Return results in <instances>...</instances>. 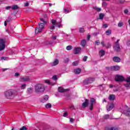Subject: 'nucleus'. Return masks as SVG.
<instances>
[{
  "mask_svg": "<svg viewBox=\"0 0 130 130\" xmlns=\"http://www.w3.org/2000/svg\"><path fill=\"white\" fill-rule=\"evenodd\" d=\"M80 33H84L85 32V28L81 27L79 29Z\"/></svg>",
  "mask_w": 130,
  "mask_h": 130,
  "instance_id": "35",
  "label": "nucleus"
},
{
  "mask_svg": "<svg viewBox=\"0 0 130 130\" xmlns=\"http://www.w3.org/2000/svg\"><path fill=\"white\" fill-rule=\"evenodd\" d=\"M113 60L114 61V62H120L121 59L120 58H119V57L114 56L113 57Z\"/></svg>",
  "mask_w": 130,
  "mask_h": 130,
  "instance_id": "15",
  "label": "nucleus"
},
{
  "mask_svg": "<svg viewBox=\"0 0 130 130\" xmlns=\"http://www.w3.org/2000/svg\"><path fill=\"white\" fill-rule=\"evenodd\" d=\"M66 49L67 50H71V49H73V46H68L66 47Z\"/></svg>",
  "mask_w": 130,
  "mask_h": 130,
  "instance_id": "36",
  "label": "nucleus"
},
{
  "mask_svg": "<svg viewBox=\"0 0 130 130\" xmlns=\"http://www.w3.org/2000/svg\"><path fill=\"white\" fill-rule=\"evenodd\" d=\"M11 20H12V17L11 16H9L8 19L6 20V21L9 22L11 21Z\"/></svg>",
  "mask_w": 130,
  "mask_h": 130,
  "instance_id": "44",
  "label": "nucleus"
},
{
  "mask_svg": "<svg viewBox=\"0 0 130 130\" xmlns=\"http://www.w3.org/2000/svg\"><path fill=\"white\" fill-rule=\"evenodd\" d=\"M87 58H88L87 56H84L83 57V61H87Z\"/></svg>",
  "mask_w": 130,
  "mask_h": 130,
  "instance_id": "49",
  "label": "nucleus"
},
{
  "mask_svg": "<svg viewBox=\"0 0 130 130\" xmlns=\"http://www.w3.org/2000/svg\"><path fill=\"white\" fill-rule=\"evenodd\" d=\"M124 86L126 88H130V83L125 84Z\"/></svg>",
  "mask_w": 130,
  "mask_h": 130,
  "instance_id": "43",
  "label": "nucleus"
},
{
  "mask_svg": "<svg viewBox=\"0 0 130 130\" xmlns=\"http://www.w3.org/2000/svg\"><path fill=\"white\" fill-rule=\"evenodd\" d=\"M27 94H31V93H33V88L32 87H30L27 88Z\"/></svg>",
  "mask_w": 130,
  "mask_h": 130,
  "instance_id": "22",
  "label": "nucleus"
},
{
  "mask_svg": "<svg viewBox=\"0 0 130 130\" xmlns=\"http://www.w3.org/2000/svg\"><path fill=\"white\" fill-rule=\"evenodd\" d=\"M52 79L53 80H54V81H56L57 80V76L56 75H54L52 77Z\"/></svg>",
  "mask_w": 130,
  "mask_h": 130,
  "instance_id": "39",
  "label": "nucleus"
},
{
  "mask_svg": "<svg viewBox=\"0 0 130 130\" xmlns=\"http://www.w3.org/2000/svg\"><path fill=\"white\" fill-rule=\"evenodd\" d=\"M93 9H94V10H95L96 12H101V10H102V9H101V8H99V7H96V6L94 7L93 8Z\"/></svg>",
  "mask_w": 130,
  "mask_h": 130,
  "instance_id": "26",
  "label": "nucleus"
},
{
  "mask_svg": "<svg viewBox=\"0 0 130 130\" xmlns=\"http://www.w3.org/2000/svg\"><path fill=\"white\" fill-rule=\"evenodd\" d=\"M58 59H56L53 62L51 63V64L52 67H55V66H57V64H58Z\"/></svg>",
  "mask_w": 130,
  "mask_h": 130,
  "instance_id": "18",
  "label": "nucleus"
},
{
  "mask_svg": "<svg viewBox=\"0 0 130 130\" xmlns=\"http://www.w3.org/2000/svg\"><path fill=\"white\" fill-rule=\"evenodd\" d=\"M45 83H46V84H48V85H54V84H53L52 83H51L50 82V81H49L48 80H45Z\"/></svg>",
  "mask_w": 130,
  "mask_h": 130,
  "instance_id": "28",
  "label": "nucleus"
},
{
  "mask_svg": "<svg viewBox=\"0 0 130 130\" xmlns=\"http://www.w3.org/2000/svg\"><path fill=\"white\" fill-rule=\"evenodd\" d=\"M46 108H50L51 107V104L50 103L47 104L45 106Z\"/></svg>",
  "mask_w": 130,
  "mask_h": 130,
  "instance_id": "38",
  "label": "nucleus"
},
{
  "mask_svg": "<svg viewBox=\"0 0 130 130\" xmlns=\"http://www.w3.org/2000/svg\"><path fill=\"white\" fill-rule=\"evenodd\" d=\"M70 121L71 122H74V121H75V120L73 118H70Z\"/></svg>",
  "mask_w": 130,
  "mask_h": 130,
  "instance_id": "58",
  "label": "nucleus"
},
{
  "mask_svg": "<svg viewBox=\"0 0 130 130\" xmlns=\"http://www.w3.org/2000/svg\"><path fill=\"white\" fill-rule=\"evenodd\" d=\"M109 99L111 101H114V100H115V95H114V94L110 95V96L109 97Z\"/></svg>",
  "mask_w": 130,
  "mask_h": 130,
  "instance_id": "20",
  "label": "nucleus"
},
{
  "mask_svg": "<svg viewBox=\"0 0 130 130\" xmlns=\"http://www.w3.org/2000/svg\"><path fill=\"white\" fill-rule=\"evenodd\" d=\"M29 6V3H25L24 4V7H28Z\"/></svg>",
  "mask_w": 130,
  "mask_h": 130,
  "instance_id": "54",
  "label": "nucleus"
},
{
  "mask_svg": "<svg viewBox=\"0 0 130 130\" xmlns=\"http://www.w3.org/2000/svg\"><path fill=\"white\" fill-rule=\"evenodd\" d=\"M68 89H63V88L61 87H58V91L59 92H60V93H63L64 92H67V91H68Z\"/></svg>",
  "mask_w": 130,
  "mask_h": 130,
  "instance_id": "17",
  "label": "nucleus"
},
{
  "mask_svg": "<svg viewBox=\"0 0 130 130\" xmlns=\"http://www.w3.org/2000/svg\"><path fill=\"white\" fill-rule=\"evenodd\" d=\"M90 37H91V36L88 35V36H87V40H90Z\"/></svg>",
  "mask_w": 130,
  "mask_h": 130,
  "instance_id": "59",
  "label": "nucleus"
},
{
  "mask_svg": "<svg viewBox=\"0 0 130 130\" xmlns=\"http://www.w3.org/2000/svg\"><path fill=\"white\" fill-rule=\"evenodd\" d=\"M79 64V62L78 61H75L72 63V66L74 67H76V66H78Z\"/></svg>",
  "mask_w": 130,
  "mask_h": 130,
  "instance_id": "31",
  "label": "nucleus"
},
{
  "mask_svg": "<svg viewBox=\"0 0 130 130\" xmlns=\"http://www.w3.org/2000/svg\"><path fill=\"white\" fill-rule=\"evenodd\" d=\"M81 72V69H80V68H78L75 70V73L76 74V75L80 74Z\"/></svg>",
  "mask_w": 130,
  "mask_h": 130,
  "instance_id": "23",
  "label": "nucleus"
},
{
  "mask_svg": "<svg viewBox=\"0 0 130 130\" xmlns=\"http://www.w3.org/2000/svg\"><path fill=\"white\" fill-rule=\"evenodd\" d=\"M101 44H102V46L104 47H106V48H109L111 47V45L109 43H107V44H105L104 41H102L101 42Z\"/></svg>",
  "mask_w": 130,
  "mask_h": 130,
  "instance_id": "13",
  "label": "nucleus"
},
{
  "mask_svg": "<svg viewBox=\"0 0 130 130\" xmlns=\"http://www.w3.org/2000/svg\"><path fill=\"white\" fill-rule=\"evenodd\" d=\"M126 45H127V46H130V40L127 41Z\"/></svg>",
  "mask_w": 130,
  "mask_h": 130,
  "instance_id": "50",
  "label": "nucleus"
},
{
  "mask_svg": "<svg viewBox=\"0 0 130 130\" xmlns=\"http://www.w3.org/2000/svg\"><path fill=\"white\" fill-rule=\"evenodd\" d=\"M1 59H4V60H6L7 59V57H2Z\"/></svg>",
  "mask_w": 130,
  "mask_h": 130,
  "instance_id": "60",
  "label": "nucleus"
},
{
  "mask_svg": "<svg viewBox=\"0 0 130 130\" xmlns=\"http://www.w3.org/2000/svg\"><path fill=\"white\" fill-rule=\"evenodd\" d=\"M11 9L14 10H18V9H19V7L18 6V5H14L11 7Z\"/></svg>",
  "mask_w": 130,
  "mask_h": 130,
  "instance_id": "25",
  "label": "nucleus"
},
{
  "mask_svg": "<svg viewBox=\"0 0 130 130\" xmlns=\"http://www.w3.org/2000/svg\"><path fill=\"white\" fill-rule=\"evenodd\" d=\"M106 69L107 70V71H110V67H106Z\"/></svg>",
  "mask_w": 130,
  "mask_h": 130,
  "instance_id": "61",
  "label": "nucleus"
},
{
  "mask_svg": "<svg viewBox=\"0 0 130 130\" xmlns=\"http://www.w3.org/2000/svg\"><path fill=\"white\" fill-rule=\"evenodd\" d=\"M113 107H114V104H111L109 106H107V110L108 111H110V110H112L113 109Z\"/></svg>",
  "mask_w": 130,
  "mask_h": 130,
  "instance_id": "16",
  "label": "nucleus"
},
{
  "mask_svg": "<svg viewBox=\"0 0 130 130\" xmlns=\"http://www.w3.org/2000/svg\"><path fill=\"white\" fill-rule=\"evenodd\" d=\"M103 26L104 28H107V27H108V25H107V24H103Z\"/></svg>",
  "mask_w": 130,
  "mask_h": 130,
  "instance_id": "51",
  "label": "nucleus"
},
{
  "mask_svg": "<svg viewBox=\"0 0 130 130\" xmlns=\"http://www.w3.org/2000/svg\"><path fill=\"white\" fill-rule=\"evenodd\" d=\"M74 54H79L82 52V48L81 47H76L74 50Z\"/></svg>",
  "mask_w": 130,
  "mask_h": 130,
  "instance_id": "9",
  "label": "nucleus"
},
{
  "mask_svg": "<svg viewBox=\"0 0 130 130\" xmlns=\"http://www.w3.org/2000/svg\"><path fill=\"white\" fill-rule=\"evenodd\" d=\"M113 48L115 51H117V52L120 51V45H119V39L117 40V41L115 43Z\"/></svg>",
  "mask_w": 130,
  "mask_h": 130,
  "instance_id": "4",
  "label": "nucleus"
},
{
  "mask_svg": "<svg viewBox=\"0 0 130 130\" xmlns=\"http://www.w3.org/2000/svg\"><path fill=\"white\" fill-rule=\"evenodd\" d=\"M96 103V100L94 98H92L90 99V106L89 109L90 110H93V106H94V104Z\"/></svg>",
  "mask_w": 130,
  "mask_h": 130,
  "instance_id": "8",
  "label": "nucleus"
},
{
  "mask_svg": "<svg viewBox=\"0 0 130 130\" xmlns=\"http://www.w3.org/2000/svg\"><path fill=\"white\" fill-rule=\"evenodd\" d=\"M44 100H46V101H47V100H48V95H45L44 96Z\"/></svg>",
  "mask_w": 130,
  "mask_h": 130,
  "instance_id": "45",
  "label": "nucleus"
},
{
  "mask_svg": "<svg viewBox=\"0 0 130 130\" xmlns=\"http://www.w3.org/2000/svg\"><path fill=\"white\" fill-rule=\"evenodd\" d=\"M112 33V31L111 29H108L106 31V35H110Z\"/></svg>",
  "mask_w": 130,
  "mask_h": 130,
  "instance_id": "29",
  "label": "nucleus"
},
{
  "mask_svg": "<svg viewBox=\"0 0 130 130\" xmlns=\"http://www.w3.org/2000/svg\"><path fill=\"white\" fill-rule=\"evenodd\" d=\"M115 81L117 82H122V81H124V77L122 75H117L115 77Z\"/></svg>",
  "mask_w": 130,
  "mask_h": 130,
  "instance_id": "7",
  "label": "nucleus"
},
{
  "mask_svg": "<svg viewBox=\"0 0 130 130\" xmlns=\"http://www.w3.org/2000/svg\"><path fill=\"white\" fill-rule=\"evenodd\" d=\"M95 81V79L93 78L89 77L83 81V83L85 85H88L89 84H92L93 82Z\"/></svg>",
  "mask_w": 130,
  "mask_h": 130,
  "instance_id": "5",
  "label": "nucleus"
},
{
  "mask_svg": "<svg viewBox=\"0 0 130 130\" xmlns=\"http://www.w3.org/2000/svg\"><path fill=\"white\" fill-rule=\"evenodd\" d=\"M45 90L44 85L42 84H38L35 85V92L36 93H42V92H44Z\"/></svg>",
  "mask_w": 130,
  "mask_h": 130,
  "instance_id": "3",
  "label": "nucleus"
},
{
  "mask_svg": "<svg viewBox=\"0 0 130 130\" xmlns=\"http://www.w3.org/2000/svg\"><path fill=\"white\" fill-rule=\"evenodd\" d=\"M100 55L101 56H104L105 55V51L103 50L100 51Z\"/></svg>",
  "mask_w": 130,
  "mask_h": 130,
  "instance_id": "24",
  "label": "nucleus"
},
{
  "mask_svg": "<svg viewBox=\"0 0 130 130\" xmlns=\"http://www.w3.org/2000/svg\"><path fill=\"white\" fill-rule=\"evenodd\" d=\"M40 20L42 22L39 23V28H35V33H36L37 34L38 33H40L41 32H42V30L44 29V27L45 26V24H46V21H45L44 19L40 18Z\"/></svg>",
  "mask_w": 130,
  "mask_h": 130,
  "instance_id": "1",
  "label": "nucleus"
},
{
  "mask_svg": "<svg viewBox=\"0 0 130 130\" xmlns=\"http://www.w3.org/2000/svg\"><path fill=\"white\" fill-rule=\"evenodd\" d=\"M20 81L21 82H29L30 78L28 76H22L20 77Z\"/></svg>",
  "mask_w": 130,
  "mask_h": 130,
  "instance_id": "10",
  "label": "nucleus"
},
{
  "mask_svg": "<svg viewBox=\"0 0 130 130\" xmlns=\"http://www.w3.org/2000/svg\"><path fill=\"white\" fill-rule=\"evenodd\" d=\"M123 113L126 116H130V108H128L127 110H126V111H124L123 112Z\"/></svg>",
  "mask_w": 130,
  "mask_h": 130,
  "instance_id": "19",
  "label": "nucleus"
},
{
  "mask_svg": "<svg viewBox=\"0 0 130 130\" xmlns=\"http://www.w3.org/2000/svg\"><path fill=\"white\" fill-rule=\"evenodd\" d=\"M124 14H127L128 13V10L127 9H126L124 11Z\"/></svg>",
  "mask_w": 130,
  "mask_h": 130,
  "instance_id": "57",
  "label": "nucleus"
},
{
  "mask_svg": "<svg viewBox=\"0 0 130 130\" xmlns=\"http://www.w3.org/2000/svg\"><path fill=\"white\" fill-rule=\"evenodd\" d=\"M7 21H5V22H4V25L5 26H7Z\"/></svg>",
  "mask_w": 130,
  "mask_h": 130,
  "instance_id": "64",
  "label": "nucleus"
},
{
  "mask_svg": "<svg viewBox=\"0 0 130 130\" xmlns=\"http://www.w3.org/2000/svg\"><path fill=\"white\" fill-rule=\"evenodd\" d=\"M27 129H28V128H27L26 126H23L19 130H27Z\"/></svg>",
  "mask_w": 130,
  "mask_h": 130,
  "instance_id": "41",
  "label": "nucleus"
},
{
  "mask_svg": "<svg viewBox=\"0 0 130 130\" xmlns=\"http://www.w3.org/2000/svg\"><path fill=\"white\" fill-rule=\"evenodd\" d=\"M109 87H110V88H113V85H112V84H110V85H109Z\"/></svg>",
  "mask_w": 130,
  "mask_h": 130,
  "instance_id": "62",
  "label": "nucleus"
},
{
  "mask_svg": "<svg viewBox=\"0 0 130 130\" xmlns=\"http://www.w3.org/2000/svg\"><path fill=\"white\" fill-rule=\"evenodd\" d=\"M86 44H87V41L86 40H83L81 41V46H83V47H85V46H86Z\"/></svg>",
  "mask_w": 130,
  "mask_h": 130,
  "instance_id": "21",
  "label": "nucleus"
},
{
  "mask_svg": "<svg viewBox=\"0 0 130 130\" xmlns=\"http://www.w3.org/2000/svg\"><path fill=\"white\" fill-rule=\"evenodd\" d=\"M106 130H118L117 128L112 127L111 128H106Z\"/></svg>",
  "mask_w": 130,
  "mask_h": 130,
  "instance_id": "32",
  "label": "nucleus"
},
{
  "mask_svg": "<svg viewBox=\"0 0 130 130\" xmlns=\"http://www.w3.org/2000/svg\"><path fill=\"white\" fill-rule=\"evenodd\" d=\"M15 77H19V76H20V73H16L15 74Z\"/></svg>",
  "mask_w": 130,
  "mask_h": 130,
  "instance_id": "53",
  "label": "nucleus"
},
{
  "mask_svg": "<svg viewBox=\"0 0 130 130\" xmlns=\"http://www.w3.org/2000/svg\"><path fill=\"white\" fill-rule=\"evenodd\" d=\"M88 105H89V100L85 99V102L82 103V106L83 108H86V107H87Z\"/></svg>",
  "mask_w": 130,
  "mask_h": 130,
  "instance_id": "14",
  "label": "nucleus"
},
{
  "mask_svg": "<svg viewBox=\"0 0 130 130\" xmlns=\"http://www.w3.org/2000/svg\"><path fill=\"white\" fill-rule=\"evenodd\" d=\"M104 102H107L105 99H104V100H103V103H104Z\"/></svg>",
  "mask_w": 130,
  "mask_h": 130,
  "instance_id": "63",
  "label": "nucleus"
},
{
  "mask_svg": "<svg viewBox=\"0 0 130 130\" xmlns=\"http://www.w3.org/2000/svg\"><path fill=\"white\" fill-rule=\"evenodd\" d=\"M103 86H104V84H102L100 86V88L101 89V90H103Z\"/></svg>",
  "mask_w": 130,
  "mask_h": 130,
  "instance_id": "52",
  "label": "nucleus"
},
{
  "mask_svg": "<svg viewBox=\"0 0 130 130\" xmlns=\"http://www.w3.org/2000/svg\"><path fill=\"white\" fill-rule=\"evenodd\" d=\"M4 96L7 99H13L15 97V92L13 89H9L4 92Z\"/></svg>",
  "mask_w": 130,
  "mask_h": 130,
  "instance_id": "2",
  "label": "nucleus"
},
{
  "mask_svg": "<svg viewBox=\"0 0 130 130\" xmlns=\"http://www.w3.org/2000/svg\"><path fill=\"white\" fill-rule=\"evenodd\" d=\"M6 10H10V9H12V7L11 6H7L5 8Z\"/></svg>",
  "mask_w": 130,
  "mask_h": 130,
  "instance_id": "47",
  "label": "nucleus"
},
{
  "mask_svg": "<svg viewBox=\"0 0 130 130\" xmlns=\"http://www.w3.org/2000/svg\"><path fill=\"white\" fill-rule=\"evenodd\" d=\"M56 38H57L56 36H52L51 39L52 40H56Z\"/></svg>",
  "mask_w": 130,
  "mask_h": 130,
  "instance_id": "42",
  "label": "nucleus"
},
{
  "mask_svg": "<svg viewBox=\"0 0 130 130\" xmlns=\"http://www.w3.org/2000/svg\"><path fill=\"white\" fill-rule=\"evenodd\" d=\"M20 88L22 90H24V89L26 88V84H23L20 86Z\"/></svg>",
  "mask_w": 130,
  "mask_h": 130,
  "instance_id": "34",
  "label": "nucleus"
},
{
  "mask_svg": "<svg viewBox=\"0 0 130 130\" xmlns=\"http://www.w3.org/2000/svg\"><path fill=\"white\" fill-rule=\"evenodd\" d=\"M56 26L58 27V28H60L62 27V24H60V23H57L56 22Z\"/></svg>",
  "mask_w": 130,
  "mask_h": 130,
  "instance_id": "33",
  "label": "nucleus"
},
{
  "mask_svg": "<svg viewBox=\"0 0 130 130\" xmlns=\"http://www.w3.org/2000/svg\"><path fill=\"white\" fill-rule=\"evenodd\" d=\"M5 48L6 42L3 39H0V51L4 50Z\"/></svg>",
  "mask_w": 130,
  "mask_h": 130,
  "instance_id": "6",
  "label": "nucleus"
},
{
  "mask_svg": "<svg viewBox=\"0 0 130 130\" xmlns=\"http://www.w3.org/2000/svg\"><path fill=\"white\" fill-rule=\"evenodd\" d=\"M51 23L52 24V25H51L49 27V29H50V30H53L54 29V27H55V26H56V20H52L51 21Z\"/></svg>",
  "mask_w": 130,
  "mask_h": 130,
  "instance_id": "12",
  "label": "nucleus"
},
{
  "mask_svg": "<svg viewBox=\"0 0 130 130\" xmlns=\"http://www.w3.org/2000/svg\"><path fill=\"white\" fill-rule=\"evenodd\" d=\"M69 61V58H66L64 59V62H65V63H67V62H68Z\"/></svg>",
  "mask_w": 130,
  "mask_h": 130,
  "instance_id": "46",
  "label": "nucleus"
},
{
  "mask_svg": "<svg viewBox=\"0 0 130 130\" xmlns=\"http://www.w3.org/2000/svg\"><path fill=\"white\" fill-rule=\"evenodd\" d=\"M120 67L119 66H112L110 67V71H115V72L119 71Z\"/></svg>",
  "mask_w": 130,
  "mask_h": 130,
  "instance_id": "11",
  "label": "nucleus"
},
{
  "mask_svg": "<svg viewBox=\"0 0 130 130\" xmlns=\"http://www.w3.org/2000/svg\"><path fill=\"white\" fill-rule=\"evenodd\" d=\"M95 43L96 44H97V45H99V44H100V42H99V41L98 40L95 41Z\"/></svg>",
  "mask_w": 130,
  "mask_h": 130,
  "instance_id": "56",
  "label": "nucleus"
},
{
  "mask_svg": "<svg viewBox=\"0 0 130 130\" xmlns=\"http://www.w3.org/2000/svg\"><path fill=\"white\" fill-rule=\"evenodd\" d=\"M104 16H105L104 14L100 13L99 14L100 19V20H103V18H104Z\"/></svg>",
  "mask_w": 130,
  "mask_h": 130,
  "instance_id": "27",
  "label": "nucleus"
},
{
  "mask_svg": "<svg viewBox=\"0 0 130 130\" xmlns=\"http://www.w3.org/2000/svg\"><path fill=\"white\" fill-rule=\"evenodd\" d=\"M118 26L119 27H122V26H123V22H119L118 24Z\"/></svg>",
  "mask_w": 130,
  "mask_h": 130,
  "instance_id": "37",
  "label": "nucleus"
},
{
  "mask_svg": "<svg viewBox=\"0 0 130 130\" xmlns=\"http://www.w3.org/2000/svg\"><path fill=\"white\" fill-rule=\"evenodd\" d=\"M70 12H71V11L69 10H68L66 8L63 9V13H64V14H69V13H70Z\"/></svg>",
  "mask_w": 130,
  "mask_h": 130,
  "instance_id": "30",
  "label": "nucleus"
},
{
  "mask_svg": "<svg viewBox=\"0 0 130 130\" xmlns=\"http://www.w3.org/2000/svg\"><path fill=\"white\" fill-rule=\"evenodd\" d=\"M109 115H108V114H106V115H105L104 116V118L105 119H108V118H109Z\"/></svg>",
  "mask_w": 130,
  "mask_h": 130,
  "instance_id": "40",
  "label": "nucleus"
},
{
  "mask_svg": "<svg viewBox=\"0 0 130 130\" xmlns=\"http://www.w3.org/2000/svg\"><path fill=\"white\" fill-rule=\"evenodd\" d=\"M67 115H68V112H66L64 113L63 116H64V117H66V116H67Z\"/></svg>",
  "mask_w": 130,
  "mask_h": 130,
  "instance_id": "55",
  "label": "nucleus"
},
{
  "mask_svg": "<svg viewBox=\"0 0 130 130\" xmlns=\"http://www.w3.org/2000/svg\"><path fill=\"white\" fill-rule=\"evenodd\" d=\"M119 2L120 4H124V2H125V1H124V0H119Z\"/></svg>",
  "mask_w": 130,
  "mask_h": 130,
  "instance_id": "48",
  "label": "nucleus"
}]
</instances>
